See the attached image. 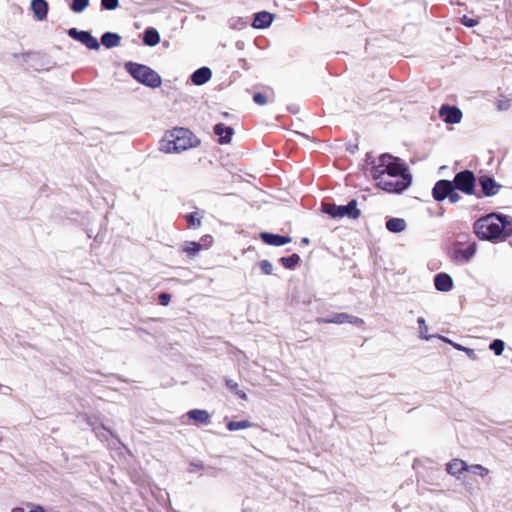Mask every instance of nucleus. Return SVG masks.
<instances>
[{"label": "nucleus", "instance_id": "31", "mask_svg": "<svg viewBox=\"0 0 512 512\" xmlns=\"http://www.w3.org/2000/svg\"><path fill=\"white\" fill-rule=\"evenodd\" d=\"M101 5L104 9L114 10L118 6V0H101Z\"/></svg>", "mask_w": 512, "mask_h": 512}, {"label": "nucleus", "instance_id": "32", "mask_svg": "<svg viewBox=\"0 0 512 512\" xmlns=\"http://www.w3.org/2000/svg\"><path fill=\"white\" fill-rule=\"evenodd\" d=\"M188 222L193 227H199L201 224L200 217L197 213H192L187 216Z\"/></svg>", "mask_w": 512, "mask_h": 512}, {"label": "nucleus", "instance_id": "35", "mask_svg": "<svg viewBox=\"0 0 512 512\" xmlns=\"http://www.w3.org/2000/svg\"><path fill=\"white\" fill-rule=\"evenodd\" d=\"M438 338H439V339H441L442 341H444V342H446V343H448V344L452 345L455 349H457V350H459V351H463V352H464V349H465V347H464V346H462V345H460V344H458V343H455V342H453L452 340H450V339H448V338H446V337H444V336H438Z\"/></svg>", "mask_w": 512, "mask_h": 512}, {"label": "nucleus", "instance_id": "41", "mask_svg": "<svg viewBox=\"0 0 512 512\" xmlns=\"http://www.w3.org/2000/svg\"><path fill=\"white\" fill-rule=\"evenodd\" d=\"M464 352L467 354V356L472 359V360H475L477 358L474 350L470 349V348H467L465 347L464 349Z\"/></svg>", "mask_w": 512, "mask_h": 512}, {"label": "nucleus", "instance_id": "37", "mask_svg": "<svg viewBox=\"0 0 512 512\" xmlns=\"http://www.w3.org/2000/svg\"><path fill=\"white\" fill-rule=\"evenodd\" d=\"M159 300H160L161 305L166 306L169 304V302L171 300V295L167 294V293H161L159 295Z\"/></svg>", "mask_w": 512, "mask_h": 512}, {"label": "nucleus", "instance_id": "17", "mask_svg": "<svg viewBox=\"0 0 512 512\" xmlns=\"http://www.w3.org/2000/svg\"><path fill=\"white\" fill-rule=\"evenodd\" d=\"M274 16L266 11L259 12L255 15L253 27L257 29H264L271 25Z\"/></svg>", "mask_w": 512, "mask_h": 512}, {"label": "nucleus", "instance_id": "45", "mask_svg": "<svg viewBox=\"0 0 512 512\" xmlns=\"http://www.w3.org/2000/svg\"><path fill=\"white\" fill-rule=\"evenodd\" d=\"M302 242H303L304 244H308V243H309V239H308V238H303Z\"/></svg>", "mask_w": 512, "mask_h": 512}, {"label": "nucleus", "instance_id": "29", "mask_svg": "<svg viewBox=\"0 0 512 512\" xmlns=\"http://www.w3.org/2000/svg\"><path fill=\"white\" fill-rule=\"evenodd\" d=\"M504 347L505 343L500 339L494 340L489 346L490 350H492L497 356H500L503 353Z\"/></svg>", "mask_w": 512, "mask_h": 512}, {"label": "nucleus", "instance_id": "7", "mask_svg": "<svg viewBox=\"0 0 512 512\" xmlns=\"http://www.w3.org/2000/svg\"><path fill=\"white\" fill-rule=\"evenodd\" d=\"M316 322L320 324H354L357 326H362L364 324L363 319L347 313H337L328 318H317Z\"/></svg>", "mask_w": 512, "mask_h": 512}, {"label": "nucleus", "instance_id": "33", "mask_svg": "<svg viewBox=\"0 0 512 512\" xmlns=\"http://www.w3.org/2000/svg\"><path fill=\"white\" fill-rule=\"evenodd\" d=\"M476 252L475 245H469L465 250L462 251L463 257L469 260Z\"/></svg>", "mask_w": 512, "mask_h": 512}, {"label": "nucleus", "instance_id": "15", "mask_svg": "<svg viewBox=\"0 0 512 512\" xmlns=\"http://www.w3.org/2000/svg\"><path fill=\"white\" fill-rule=\"evenodd\" d=\"M31 10L38 21H43L47 17L48 4L45 0H32Z\"/></svg>", "mask_w": 512, "mask_h": 512}, {"label": "nucleus", "instance_id": "16", "mask_svg": "<svg viewBox=\"0 0 512 512\" xmlns=\"http://www.w3.org/2000/svg\"><path fill=\"white\" fill-rule=\"evenodd\" d=\"M214 132L219 137V142L221 144L230 143L232 136L234 134L233 128H231L229 126H225L224 124H217L214 127Z\"/></svg>", "mask_w": 512, "mask_h": 512}, {"label": "nucleus", "instance_id": "36", "mask_svg": "<svg viewBox=\"0 0 512 512\" xmlns=\"http://www.w3.org/2000/svg\"><path fill=\"white\" fill-rule=\"evenodd\" d=\"M253 100L258 105H265L267 103V98L261 93H256L253 97Z\"/></svg>", "mask_w": 512, "mask_h": 512}, {"label": "nucleus", "instance_id": "4", "mask_svg": "<svg viewBox=\"0 0 512 512\" xmlns=\"http://www.w3.org/2000/svg\"><path fill=\"white\" fill-rule=\"evenodd\" d=\"M130 74L138 82L151 88H157L162 83L159 74L148 66L130 63Z\"/></svg>", "mask_w": 512, "mask_h": 512}, {"label": "nucleus", "instance_id": "28", "mask_svg": "<svg viewBox=\"0 0 512 512\" xmlns=\"http://www.w3.org/2000/svg\"><path fill=\"white\" fill-rule=\"evenodd\" d=\"M299 260L300 257L297 254L281 258V262L285 268H292L299 262Z\"/></svg>", "mask_w": 512, "mask_h": 512}, {"label": "nucleus", "instance_id": "22", "mask_svg": "<svg viewBox=\"0 0 512 512\" xmlns=\"http://www.w3.org/2000/svg\"><path fill=\"white\" fill-rule=\"evenodd\" d=\"M143 41L148 46H155L160 42V35L157 30L149 28L144 32Z\"/></svg>", "mask_w": 512, "mask_h": 512}, {"label": "nucleus", "instance_id": "43", "mask_svg": "<svg viewBox=\"0 0 512 512\" xmlns=\"http://www.w3.org/2000/svg\"><path fill=\"white\" fill-rule=\"evenodd\" d=\"M235 393H236V394H237L241 399H244V400H245V399H247V395H246V393H245V392H243V391H241V390H237Z\"/></svg>", "mask_w": 512, "mask_h": 512}, {"label": "nucleus", "instance_id": "20", "mask_svg": "<svg viewBox=\"0 0 512 512\" xmlns=\"http://www.w3.org/2000/svg\"><path fill=\"white\" fill-rule=\"evenodd\" d=\"M386 228L392 233H401L406 230L407 223L403 218H390L386 221Z\"/></svg>", "mask_w": 512, "mask_h": 512}, {"label": "nucleus", "instance_id": "42", "mask_svg": "<svg viewBox=\"0 0 512 512\" xmlns=\"http://www.w3.org/2000/svg\"><path fill=\"white\" fill-rule=\"evenodd\" d=\"M29 512H45V510H44L43 506L33 504V505H31Z\"/></svg>", "mask_w": 512, "mask_h": 512}, {"label": "nucleus", "instance_id": "34", "mask_svg": "<svg viewBox=\"0 0 512 512\" xmlns=\"http://www.w3.org/2000/svg\"><path fill=\"white\" fill-rule=\"evenodd\" d=\"M461 22L463 25H465L467 27H474L478 24L477 19L469 18L467 16H463L461 19Z\"/></svg>", "mask_w": 512, "mask_h": 512}, {"label": "nucleus", "instance_id": "10", "mask_svg": "<svg viewBox=\"0 0 512 512\" xmlns=\"http://www.w3.org/2000/svg\"><path fill=\"white\" fill-rule=\"evenodd\" d=\"M479 184L482 188L483 194L487 197L496 195L501 188V185L498 184L492 177L486 175L479 178Z\"/></svg>", "mask_w": 512, "mask_h": 512}, {"label": "nucleus", "instance_id": "30", "mask_svg": "<svg viewBox=\"0 0 512 512\" xmlns=\"http://www.w3.org/2000/svg\"><path fill=\"white\" fill-rule=\"evenodd\" d=\"M259 266H260V268H261V270H262V272L264 274H266V275L272 274V272H273V265L268 260H262L259 263Z\"/></svg>", "mask_w": 512, "mask_h": 512}, {"label": "nucleus", "instance_id": "8", "mask_svg": "<svg viewBox=\"0 0 512 512\" xmlns=\"http://www.w3.org/2000/svg\"><path fill=\"white\" fill-rule=\"evenodd\" d=\"M68 34L91 50H98L100 48L98 40L87 31H79L76 28H71Z\"/></svg>", "mask_w": 512, "mask_h": 512}, {"label": "nucleus", "instance_id": "38", "mask_svg": "<svg viewBox=\"0 0 512 512\" xmlns=\"http://www.w3.org/2000/svg\"><path fill=\"white\" fill-rule=\"evenodd\" d=\"M454 190H455V187L453 186V190H452L451 194H448V198L450 199V201L452 203H456L460 200L459 194L456 193Z\"/></svg>", "mask_w": 512, "mask_h": 512}, {"label": "nucleus", "instance_id": "39", "mask_svg": "<svg viewBox=\"0 0 512 512\" xmlns=\"http://www.w3.org/2000/svg\"><path fill=\"white\" fill-rule=\"evenodd\" d=\"M226 385L231 391L236 392L238 390V383L235 382L234 380H226Z\"/></svg>", "mask_w": 512, "mask_h": 512}, {"label": "nucleus", "instance_id": "25", "mask_svg": "<svg viewBox=\"0 0 512 512\" xmlns=\"http://www.w3.org/2000/svg\"><path fill=\"white\" fill-rule=\"evenodd\" d=\"M467 471H469L481 478L487 477L490 473V470L488 468H486L480 464L468 465Z\"/></svg>", "mask_w": 512, "mask_h": 512}, {"label": "nucleus", "instance_id": "3", "mask_svg": "<svg viewBox=\"0 0 512 512\" xmlns=\"http://www.w3.org/2000/svg\"><path fill=\"white\" fill-rule=\"evenodd\" d=\"M199 144V139L189 129L173 128L166 131L159 141V150L167 154L180 153Z\"/></svg>", "mask_w": 512, "mask_h": 512}, {"label": "nucleus", "instance_id": "19", "mask_svg": "<svg viewBox=\"0 0 512 512\" xmlns=\"http://www.w3.org/2000/svg\"><path fill=\"white\" fill-rule=\"evenodd\" d=\"M187 416L189 419L201 424H209L211 418L209 412L203 409L190 410Z\"/></svg>", "mask_w": 512, "mask_h": 512}, {"label": "nucleus", "instance_id": "9", "mask_svg": "<svg viewBox=\"0 0 512 512\" xmlns=\"http://www.w3.org/2000/svg\"><path fill=\"white\" fill-rule=\"evenodd\" d=\"M453 186V182L448 180L437 181L432 190L433 198L436 201H443L448 197V194H451Z\"/></svg>", "mask_w": 512, "mask_h": 512}, {"label": "nucleus", "instance_id": "1", "mask_svg": "<svg viewBox=\"0 0 512 512\" xmlns=\"http://www.w3.org/2000/svg\"><path fill=\"white\" fill-rule=\"evenodd\" d=\"M371 175L379 188L390 193L402 192L411 183V177L404 164L390 154L379 157Z\"/></svg>", "mask_w": 512, "mask_h": 512}, {"label": "nucleus", "instance_id": "5", "mask_svg": "<svg viewBox=\"0 0 512 512\" xmlns=\"http://www.w3.org/2000/svg\"><path fill=\"white\" fill-rule=\"evenodd\" d=\"M322 210L324 213L330 215L333 218L347 217L349 219H357L360 215L356 200L350 201L347 205L324 203L322 205Z\"/></svg>", "mask_w": 512, "mask_h": 512}, {"label": "nucleus", "instance_id": "11", "mask_svg": "<svg viewBox=\"0 0 512 512\" xmlns=\"http://www.w3.org/2000/svg\"><path fill=\"white\" fill-rule=\"evenodd\" d=\"M439 114L444 122L449 124L459 123L462 118V112L458 108L451 106H442Z\"/></svg>", "mask_w": 512, "mask_h": 512}, {"label": "nucleus", "instance_id": "12", "mask_svg": "<svg viewBox=\"0 0 512 512\" xmlns=\"http://www.w3.org/2000/svg\"><path fill=\"white\" fill-rule=\"evenodd\" d=\"M468 470V464L459 458L452 459L450 462L446 464V472L455 477L460 478V475L463 472H466Z\"/></svg>", "mask_w": 512, "mask_h": 512}, {"label": "nucleus", "instance_id": "24", "mask_svg": "<svg viewBox=\"0 0 512 512\" xmlns=\"http://www.w3.org/2000/svg\"><path fill=\"white\" fill-rule=\"evenodd\" d=\"M253 426V423H251L248 420H241V421H230L227 424V428L229 431H237L242 429L251 428Z\"/></svg>", "mask_w": 512, "mask_h": 512}, {"label": "nucleus", "instance_id": "27", "mask_svg": "<svg viewBox=\"0 0 512 512\" xmlns=\"http://www.w3.org/2000/svg\"><path fill=\"white\" fill-rule=\"evenodd\" d=\"M89 5V0H73L71 9L76 13L83 12Z\"/></svg>", "mask_w": 512, "mask_h": 512}, {"label": "nucleus", "instance_id": "23", "mask_svg": "<svg viewBox=\"0 0 512 512\" xmlns=\"http://www.w3.org/2000/svg\"><path fill=\"white\" fill-rule=\"evenodd\" d=\"M203 248V245L200 242H186L182 250L183 252L187 253L189 256H195L197 253H199Z\"/></svg>", "mask_w": 512, "mask_h": 512}, {"label": "nucleus", "instance_id": "14", "mask_svg": "<svg viewBox=\"0 0 512 512\" xmlns=\"http://www.w3.org/2000/svg\"><path fill=\"white\" fill-rule=\"evenodd\" d=\"M434 285L438 291L448 292L453 288V280L446 273H439L434 278Z\"/></svg>", "mask_w": 512, "mask_h": 512}, {"label": "nucleus", "instance_id": "6", "mask_svg": "<svg viewBox=\"0 0 512 512\" xmlns=\"http://www.w3.org/2000/svg\"><path fill=\"white\" fill-rule=\"evenodd\" d=\"M453 185L456 189L465 194L472 195L475 191V176L473 172L464 170L457 173L454 177Z\"/></svg>", "mask_w": 512, "mask_h": 512}, {"label": "nucleus", "instance_id": "2", "mask_svg": "<svg viewBox=\"0 0 512 512\" xmlns=\"http://www.w3.org/2000/svg\"><path fill=\"white\" fill-rule=\"evenodd\" d=\"M474 232L482 240H503L512 235V220L508 216L491 213L474 223Z\"/></svg>", "mask_w": 512, "mask_h": 512}, {"label": "nucleus", "instance_id": "21", "mask_svg": "<svg viewBox=\"0 0 512 512\" xmlns=\"http://www.w3.org/2000/svg\"><path fill=\"white\" fill-rule=\"evenodd\" d=\"M121 39V36L117 33L106 32L101 37V43L106 48H113L120 45Z\"/></svg>", "mask_w": 512, "mask_h": 512}, {"label": "nucleus", "instance_id": "26", "mask_svg": "<svg viewBox=\"0 0 512 512\" xmlns=\"http://www.w3.org/2000/svg\"><path fill=\"white\" fill-rule=\"evenodd\" d=\"M419 325V337L423 340H430L433 336L428 334V326L424 318L420 317L417 320Z\"/></svg>", "mask_w": 512, "mask_h": 512}, {"label": "nucleus", "instance_id": "40", "mask_svg": "<svg viewBox=\"0 0 512 512\" xmlns=\"http://www.w3.org/2000/svg\"><path fill=\"white\" fill-rule=\"evenodd\" d=\"M201 244L203 245V247L205 248H208L211 246L212 244V237L210 236H204L202 239H201Z\"/></svg>", "mask_w": 512, "mask_h": 512}, {"label": "nucleus", "instance_id": "18", "mask_svg": "<svg viewBox=\"0 0 512 512\" xmlns=\"http://www.w3.org/2000/svg\"><path fill=\"white\" fill-rule=\"evenodd\" d=\"M211 76V70L207 67H202L192 74L191 79L195 85H203L210 80Z\"/></svg>", "mask_w": 512, "mask_h": 512}, {"label": "nucleus", "instance_id": "44", "mask_svg": "<svg viewBox=\"0 0 512 512\" xmlns=\"http://www.w3.org/2000/svg\"><path fill=\"white\" fill-rule=\"evenodd\" d=\"M12 512H23L22 508H14Z\"/></svg>", "mask_w": 512, "mask_h": 512}, {"label": "nucleus", "instance_id": "13", "mask_svg": "<svg viewBox=\"0 0 512 512\" xmlns=\"http://www.w3.org/2000/svg\"><path fill=\"white\" fill-rule=\"evenodd\" d=\"M260 237L266 244L272 246H283L291 242L290 237L272 234L268 232H262L260 234Z\"/></svg>", "mask_w": 512, "mask_h": 512}]
</instances>
